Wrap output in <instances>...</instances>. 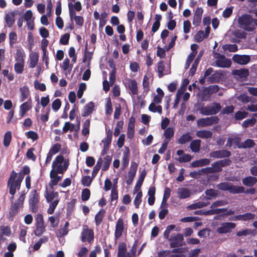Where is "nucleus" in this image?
I'll use <instances>...</instances> for the list:
<instances>
[{"label":"nucleus","instance_id":"e2e57ef3","mask_svg":"<svg viewBox=\"0 0 257 257\" xmlns=\"http://www.w3.org/2000/svg\"><path fill=\"white\" fill-rule=\"evenodd\" d=\"M104 213V211L103 209H101L95 215V220L97 225L100 224L102 221Z\"/></svg>","mask_w":257,"mask_h":257},{"label":"nucleus","instance_id":"6e6552de","mask_svg":"<svg viewBox=\"0 0 257 257\" xmlns=\"http://www.w3.org/2000/svg\"><path fill=\"white\" fill-rule=\"evenodd\" d=\"M218 121V118L217 116H211L198 119L197 124L199 127H206L216 124Z\"/></svg>","mask_w":257,"mask_h":257},{"label":"nucleus","instance_id":"58836bf2","mask_svg":"<svg viewBox=\"0 0 257 257\" xmlns=\"http://www.w3.org/2000/svg\"><path fill=\"white\" fill-rule=\"evenodd\" d=\"M156 103L152 102L149 106V110L154 113L158 112L159 114L162 113V107L160 105H156Z\"/></svg>","mask_w":257,"mask_h":257},{"label":"nucleus","instance_id":"a878e982","mask_svg":"<svg viewBox=\"0 0 257 257\" xmlns=\"http://www.w3.org/2000/svg\"><path fill=\"white\" fill-rule=\"evenodd\" d=\"M20 101L23 102L28 98L30 95V91L29 88L26 86H24L20 88Z\"/></svg>","mask_w":257,"mask_h":257},{"label":"nucleus","instance_id":"4c0bfd02","mask_svg":"<svg viewBox=\"0 0 257 257\" xmlns=\"http://www.w3.org/2000/svg\"><path fill=\"white\" fill-rule=\"evenodd\" d=\"M201 141L195 140L191 142L190 148L191 151L194 153H197L200 151Z\"/></svg>","mask_w":257,"mask_h":257},{"label":"nucleus","instance_id":"dca6fc26","mask_svg":"<svg viewBox=\"0 0 257 257\" xmlns=\"http://www.w3.org/2000/svg\"><path fill=\"white\" fill-rule=\"evenodd\" d=\"M232 60L234 62L239 64L245 65L250 61V57L248 55H234L232 57Z\"/></svg>","mask_w":257,"mask_h":257},{"label":"nucleus","instance_id":"4d7b16f0","mask_svg":"<svg viewBox=\"0 0 257 257\" xmlns=\"http://www.w3.org/2000/svg\"><path fill=\"white\" fill-rule=\"evenodd\" d=\"M9 41L10 45L11 47H13V45L16 44L17 42V35L14 32H11L9 34Z\"/></svg>","mask_w":257,"mask_h":257},{"label":"nucleus","instance_id":"f3484780","mask_svg":"<svg viewBox=\"0 0 257 257\" xmlns=\"http://www.w3.org/2000/svg\"><path fill=\"white\" fill-rule=\"evenodd\" d=\"M32 106V101L30 98L28 101L23 103L20 106V116L21 117L24 116L26 112L31 109Z\"/></svg>","mask_w":257,"mask_h":257},{"label":"nucleus","instance_id":"20e7f679","mask_svg":"<svg viewBox=\"0 0 257 257\" xmlns=\"http://www.w3.org/2000/svg\"><path fill=\"white\" fill-rule=\"evenodd\" d=\"M253 21V19L251 16L247 14L240 16L238 19L240 27L248 32L253 31L254 30V26L251 25Z\"/></svg>","mask_w":257,"mask_h":257},{"label":"nucleus","instance_id":"79ce46f5","mask_svg":"<svg viewBox=\"0 0 257 257\" xmlns=\"http://www.w3.org/2000/svg\"><path fill=\"white\" fill-rule=\"evenodd\" d=\"M58 194L57 192H53L51 191H46L45 197L48 202H51L56 199H58Z\"/></svg>","mask_w":257,"mask_h":257},{"label":"nucleus","instance_id":"4468645a","mask_svg":"<svg viewBox=\"0 0 257 257\" xmlns=\"http://www.w3.org/2000/svg\"><path fill=\"white\" fill-rule=\"evenodd\" d=\"M183 239V236L180 233L172 234L169 239L170 240L172 241L170 243L171 247H174L181 245V242Z\"/></svg>","mask_w":257,"mask_h":257},{"label":"nucleus","instance_id":"423d86ee","mask_svg":"<svg viewBox=\"0 0 257 257\" xmlns=\"http://www.w3.org/2000/svg\"><path fill=\"white\" fill-rule=\"evenodd\" d=\"M221 109L220 105L217 103L202 107L200 109V113L204 115H210L216 114Z\"/></svg>","mask_w":257,"mask_h":257},{"label":"nucleus","instance_id":"13d9d810","mask_svg":"<svg viewBox=\"0 0 257 257\" xmlns=\"http://www.w3.org/2000/svg\"><path fill=\"white\" fill-rule=\"evenodd\" d=\"M102 162V159H99L98 160L96 165L95 166V167L93 168V171L92 173V178L95 177L96 176V175H97L98 171L99 170V169L101 167Z\"/></svg>","mask_w":257,"mask_h":257},{"label":"nucleus","instance_id":"e433bc0d","mask_svg":"<svg viewBox=\"0 0 257 257\" xmlns=\"http://www.w3.org/2000/svg\"><path fill=\"white\" fill-rule=\"evenodd\" d=\"M15 12H11L7 14L5 17V21L9 27H11L15 22Z\"/></svg>","mask_w":257,"mask_h":257},{"label":"nucleus","instance_id":"1a4fd4ad","mask_svg":"<svg viewBox=\"0 0 257 257\" xmlns=\"http://www.w3.org/2000/svg\"><path fill=\"white\" fill-rule=\"evenodd\" d=\"M93 230L89 229L87 226H83L81 232L82 241L90 242L93 239Z\"/></svg>","mask_w":257,"mask_h":257},{"label":"nucleus","instance_id":"338daca9","mask_svg":"<svg viewBox=\"0 0 257 257\" xmlns=\"http://www.w3.org/2000/svg\"><path fill=\"white\" fill-rule=\"evenodd\" d=\"M34 85L35 89H39L42 91H45L46 89L45 84L39 82L38 80H35Z\"/></svg>","mask_w":257,"mask_h":257},{"label":"nucleus","instance_id":"f03ea898","mask_svg":"<svg viewBox=\"0 0 257 257\" xmlns=\"http://www.w3.org/2000/svg\"><path fill=\"white\" fill-rule=\"evenodd\" d=\"M69 165L68 161L65 160L62 155L56 157L52 164V170L57 171L59 174H63Z\"/></svg>","mask_w":257,"mask_h":257},{"label":"nucleus","instance_id":"c85d7f7f","mask_svg":"<svg viewBox=\"0 0 257 257\" xmlns=\"http://www.w3.org/2000/svg\"><path fill=\"white\" fill-rule=\"evenodd\" d=\"M127 85L133 94L136 95L138 94V85L136 81L129 79L127 82Z\"/></svg>","mask_w":257,"mask_h":257},{"label":"nucleus","instance_id":"3c124183","mask_svg":"<svg viewBox=\"0 0 257 257\" xmlns=\"http://www.w3.org/2000/svg\"><path fill=\"white\" fill-rule=\"evenodd\" d=\"M12 140V133L9 131L5 133L4 137V145L7 147L10 145Z\"/></svg>","mask_w":257,"mask_h":257},{"label":"nucleus","instance_id":"393cba45","mask_svg":"<svg viewBox=\"0 0 257 257\" xmlns=\"http://www.w3.org/2000/svg\"><path fill=\"white\" fill-rule=\"evenodd\" d=\"M223 166L222 161L216 162L212 165V168H208L202 169V171H205L206 172H219L221 170V167Z\"/></svg>","mask_w":257,"mask_h":257},{"label":"nucleus","instance_id":"f8f14e48","mask_svg":"<svg viewBox=\"0 0 257 257\" xmlns=\"http://www.w3.org/2000/svg\"><path fill=\"white\" fill-rule=\"evenodd\" d=\"M24 19L26 22L28 29L33 30L34 28L35 18L33 17L32 11L30 10L26 11L24 15Z\"/></svg>","mask_w":257,"mask_h":257},{"label":"nucleus","instance_id":"cd10ccee","mask_svg":"<svg viewBox=\"0 0 257 257\" xmlns=\"http://www.w3.org/2000/svg\"><path fill=\"white\" fill-rule=\"evenodd\" d=\"M94 107V104L92 102H90L86 104L83 108L82 116H86L89 115L93 111Z\"/></svg>","mask_w":257,"mask_h":257},{"label":"nucleus","instance_id":"6e6d98bb","mask_svg":"<svg viewBox=\"0 0 257 257\" xmlns=\"http://www.w3.org/2000/svg\"><path fill=\"white\" fill-rule=\"evenodd\" d=\"M137 195L134 199V204L136 208H138L140 203L142 202V192L141 191H138L137 192Z\"/></svg>","mask_w":257,"mask_h":257},{"label":"nucleus","instance_id":"bb28decb","mask_svg":"<svg viewBox=\"0 0 257 257\" xmlns=\"http://www.w3.org/2000/svg\"><path fill=\"white\" fill-rule=\"evenodd\" d=\"M135 119L133 117L130 118L127 128V137L132 139L134 137Z\"/></svg>","mask_w":257,"mask_h":257},{"label":"nucleus","instance_id":"aec40b11","mask_svg":"<svg viewBox=\"0 0 257 257\" xmlns=\"http://www.w3.org/2000/svg\"><path fill=\"white\" fill-rule=\"evenodd\" d=\"M117 257H131V253L126 251V244L120 242L118 247Z\"/></svg>","mask_w":257,"mask_h":257},{"label":"nucleus","instance_id":"603ef678","mask_svg":"<svg viewBox=\"0 0 257 257\" xmlns=\"http://www.w3.org/2000/svg\"><path fill=\"white\" fill-rule=\"evenodd\" d=\"M90 121L89 119L86 120L83 124V129L82 131V135L87 136L89 133V126Z\"/></svg>","mask_w":257,"mask_h":257},{"label":"nucleus","instance_id":"2f4dec72","mask_svg":"<svg viewBox=\"0 0 257 257\" xmlns=\"http://www.w3.org/2000/svg\"><path fill=\"white\" fill-rule=\"evenodd\" d=\"M257 182V179L254 177L249 176L242 179V183L246 186H252Z\"/></svg>","mask_w":257,"mask_h":257},{"label":"nucleus","instance_id":"680f3d73","mask_svg":"<svg viewBox=\"0 0 257 257\" xmlns=\"http://www.w3.org/2000/svg\"><path fill=\"white\" fill-rule=\"evenodd\" d=\"M0 232H1V235H2V236L5 235V236H9L11 234V229L8 226H1L0 227Z\"/></svg>","mask_w":257,"mask_h":257},{"label":"nucleus","instance_id":"c756f323","mask_svg":"<svg viewBox=\"0 0 257 257\" xmlns=\"http://www.w3.org/2000/svg\"><path fill=\"white\" fill-rule=\"evenodd\" d=\"M146 176V172L144 171L142 172L140 175L139 178L137 181V184L134 188V193H137L138 191H141V187L143 184V181Z\"/></svg>","mask_w":257,"mask_h":257},{"label":"nucleus","instance_id":"5fc2aeb1","mask_svg":"<svg viewBox=\"0 0 257 257\" xmlns=\"http://www.w3.org/2000/svg\"><path fill=\"white\" fill-rule=\"evenodd\" d=\"M58 202H59V199H56L54 200V201H53L50 204L49 207L47 210L48 213H49V214H51L54 212L55 209L56 207Z\"/></svg>","mask_w":257,"mask_h":257},{"label":"nucleus","instance_id":"de8ad7c7","mask_svg":"<svg viewBox=\"0 0 257 257\" xmlns=\"http://www.w3.org/2000/svg\"><path fill=\"white\" fill-rule=\"evenodd\" d=\"M61 67L64 71H68L69 72L71 70L72 68V66L70 64V61L68 58H65L63 60Z\"/></svg>","mask_w":257,"mask_h":257},{"label":"nucleus","instance_id":"052dcab7","mask_svg":"<svg viewBox=\"0 0 257 257\" xmlns=\"http://www.w3.org/2000/svg\"><path fill=\"white\" fill-rule=\"evenodd\" d=\"M184 92V88H179L178 89L177 93L176 94V98L175 103H174V107H176V106H178V105L179 103V101H180V98L181 97L182 95L183 94V93Z\"/></svg>","mask_w":257,"mask_h":257},{"label":"nucleus","instance_id":"0e129e2a","mask_svg":"<svg viewBox=\"0 0 257 257\" xmlns=\"http://www.w3.org/2000/svg\"><path fill=\"white\" fill-rule=\"evenodd\" d=\"M224 50H228L230 52H235L237 50V46L235 44H226L222 47Z\"/></svg>","mask_w":257,"mask_h":257},{"label":"nucleus","instance_id":"7c9ffc66","mask_svg":"<svg viewBox=\"0 0 257 257\" xmlns=\"http://www.w3.org/2000/svg\"><path fill=\"white\" fill-rule=\"evenodd\" d=\"M210 163V160L208 159H201L191 163V166L193 167H199L203 166L208 165Z\"/></svg>","mask_w":257,"mask_h":257},{"label":"nucleus","instance_id":"774afa93","mask_svg":"<svg viewBox=\"0 0 257 257\" xmlns=\"http://www.w3.org/2000/svg\"><path fill=\"white\" fill-rule=\"evenodd\" d=\"M93 178L88 176H84L82 179V184L85 186L88 187L90 185Z\"/></svg>","mask_w":257,"mask_h":257},{"label":"nucleus","instance_id":"ea45409f","mask_svg":"<svg viewBox=\"0 0 257 257\" xmlns=\"http://www.w3.org/2000/svg\"><path fill=\"white\" fill-rule=\"evenodd\" d=\"M138 168V165L136 163H132L130 170L128 173V178H129L130 179H131V182H132L134 178L136 176V174L137 172Z\"/></svg>","mask_w":257,"mask_h":257},{"label":"nucleus","instance_id":"c03bdc74","mask_svg":"<svg viewBox=\"0 0 257 257\" xmlns=\"http://www.w3.org/2000/svg\"><path fill=\"white\" fill-rule=\"evenodd\" d=\"M170 194V189H169V188H165L162 204L161 205V207L162 208H164L165 207V205H166L167 199L169 198Z\"/></svg>","mask_w":257,"mask_h":257},{"label":"nucleus","instance_id":"a211bd4d","mask_svg":"<svg viewBox=\"0 0 257 257\" xmlns=\"http://www.w3.org/2000/svg\"><path fill=\"white\" fill-rule=\"evenodd\" d=\"M77 124L75 125L73 123H71L68 121L66 122L63 127V131L66 133L68 131L72 132L73 131L77 132L80 128V121L77 119Z\"/></svg>","mask_w":257,"mask_h":257},{"label":"nucleus","instance_id":"9b49d317","mask_svg":"<svg viewBox=\"0 0 257 257\" xmlns=\"http://www.w3.org/2000/svg\"><path fill=\"white\" fill-rule=\"evenodd\" d=\"M236 226V224L232 222L223 223L217 228L216 231L219 234L230 232Z\"/></svg>","mask_w":257,"mask_h":257},{"label":"nucleus","instance_id":"a19ab883","mask_svg":"<svg viewBox=\"0 0 257 257\" xmlns=\"http://www.w3.org/2000/svg\"><path fill=\"white\" fill-rule=\"evenodd\" d=\"M158 72L159 77H162L164 75L170 73L169 70L165 69V66L162 62H159L158 65Z\"/></svg>","mask_w":257,"mask_h":257},{"label":"nucleus","instance_id":"09e8293b","mask_svg":"<svg viewBox=\"0 0 257 257\" xmlns=\"http://www.w3.org/2000/svg\"><path fill=\"white\" fill-rule=\"evenodd\" d=\"M45 227L44 224H36V229L34 234L37 236H40L45 231Z\"/></svg>","mask_w":257,"mask_h":257},{"label":"nucleus","instance_id":"37998d69","mask_svg":"<svg viewBox=\"0 0 257 257\" xmlns=\"http://www.w3.org/2000/svg\"><path fill=\"white\" fill-rule=\"evenodd\" d=\"M130 160V152L128 149L126 150L123 153L122 159V165L123 168H125L128 164Z\"/></svg>","mask_w":257,"mask_h":257},{"label":"nucleus","instance_id":"5701e85b","mask_svg":"<svg viewBox=\"0 0 257 257\" xmlns=\"http://www.w3.org/2000/svg\"><path fill=\"white\" fill-rule=\"evenodd\" d=\"M58 174L59 173L57 171L52 170H51L50 173V177L51 178L50 185L51 187L56 185L61 180V177L58 176Z\"/></svg>","mask_w":257,"mask_h":257},{"label":"nucleus","instance_id":"473e14b6","mask_svg":"<svg viewBox=\"0 0 257 257\" xmlns=\"http://www.w3.org/2000/svg\"><path fill=\"white\" fill-rule=\"evenodd\" d=\"M232 74L237 76L239 78H243L248 76V71L245 69L234 70L232 71Z\"/></svg>","mask_w":257,"mask_h":257},{"label":"nucleus","instance_id":"4be33fe9","mask_svg":"<svg viewBox=\"0 0 257 257\" xmlns=\"http://www.w3.org/2000/svg\"><path fill=\"white\" fill-rule=\"evenodd\" d=\"M152 80V76L151 74L148 73L144 76L143 82L144 94H147L149 91V84Z\"/></svg>","mask_w":257,"mask_h":257},{"label":"nucleus","instance_id":"bf43d9fd","mask_svg":"<svg viewBox=\"0 0 257 257\" xmlns=\"http://www.w3.org/2000/svg\"><path fill=\"white\" fill-rule=\"evenodd\" d=\"M25 135L28 139H31L33 141L37 140L38 138L37 133L32 131L25 133Z\"/></svg>","mask_w":257,"mask_h":257},{"label":"nucleus","instance_id":"39448f33","mask_svg":"<svg viewBox=\"0 0 257 257\" xmlns=\"http://www.w3.org/2000/svg\"><path fill=\"white\" fill-rule=\"evenodd\" d=\"M218 188L222 190H227L232 193H240L244 191L242 186H234L229 183H222L218 185Z\"/></svg>","mask_w":257,"mask_h":257},{"label":"nucleus","instance_id":"2eb2a0df","mask_svg":"<svg viewBox=\"0 0 257 257\" xmlns=\"http://www.w3.org/2000/svg\"><path fill=\"white\" fill-rule=\"evenodd\" d=\"M123 229L124 227L123 219L121 218H119L117 220L115 225L114 237L116 240L118 239L121 236Z\"/></svg>","mask_w":257,"mask_h":257},{"label":"nucleus","instance_id":"ddd939ff","mask_svg":"<svg viewBox=\"0 0 257 257\" xmlns=\"http://www.w3.org/2000/svg\"><path fill=\"white\" fill-rule=\"evenodd\" d=\"M24 199L25 194H22L18 199L12 205L11 213L15 215L18 211L19 209L23 206Z\"/></svg>","mask_w":257,"mask_h":257},{"label":"nucleus","instance_id":"49530a36","mask_svg":"<svg viewBox=\"0 0 257 257\" xmlns=\"http://www.w3.org/2000/svg\"><path fill=\"white\" fill-rule=\"evenodd\" d=\"M192 139L189 133L183 135L178 140V143L180 144H184L187 142H189Z\"/></svg>","mask_w":257,"mask_h":257},{"label":"nucleus","instance_id":"412c9836","mask_svg":"<svg viewBox=\"0 0 257 257\" xmlns=\"http://www.w3.org/2000/svg\"><path fill=\"white\" fill-rule=\"evenodd\" d=\"M39 54L36 52H31L29 54V67L35 68L38 64Z\"/></svg>","mask_w":257,"mask_h":257},{"label":"nucleus","instance_id":"a18cd8bd","mask_svg":"<svg viewBox=\"0 0 257 257\" xmlns=\"http://www.w3.org/2000/svg\"><path fill=\"white\" fill-rule=\"evenodd\" d=\"M185 250L184 248L173 249L172 252L174 253L170 255L169 257H185V255L184 254Z\"/></svg>","mask_w":257,"mask_h":257},{"label":"nucleus","instance_id":"864d4df0","mask_svg":"<svg viewBox=\"0 0 257 257\" xmlns=\"http://www.w3.org/2000/svg\"><path fill=\"white\" fill-rule=\"evenodd\" d=\"M207 38L205 35L204 32L203 31H199L194 37L195 41L197 42H200L203 40L204 39Z\"/></svg>","mask_w":257,"mask_h":257},{"label":"nucleus","instance_id":"72a5a7b5","mask_svg":"<svg viewBox=\"0 0 257 257\" xmlns=\"http://www.w3.org/2000/svg\"><path fill=\"white\" fill-rule=\"evenodd\" d=\"M211 132L207 130L198 131L196 132V136L201 139H207L212 137Z\"/></svg>","mask_w":257,"mask_h":257},{"label":"nucleus","instance_id":"9d476101","mask_svg":"<svg viewBox=\"0 0 257 257\" xmlns=\"http://www.w3.org/2000/svg\"><path fill=\"white\" fill-rule=\"evenodd\" d=\"M29 204L31 210L33 212L37 210V203L38 202V194L36 190L32 191L29 197Z\"/></svg>","mask_w":257,"mask_h":257},{"label":"nucleus","instance_id":"b1692460","mask_svg":"<svg viewBox=\"0 0 257 257\" xmlns=\"http://www.w3.org/2000/svg\"><path fill=\"white\" fill-rule=\"evenodd\" d=\"M177 194L180 199H185L191 196V191L187 188H179L177 190Z\"/></svg>","mask_w":257,"mask_h":257},{"label":"nucleus","instance_id":"f257e3e1","mask_svg":"<svg viewBox=\"0 0 257 257\" xmlns=\"http://www.w3.org/2000/svg\"><path fill=\"white\" fill-rule=\"evenodd\" d=\"M23 178V175L21 173L17 174L14 171L11 173V176L8 181L10 193L11 195H14L15 194L17 189H19Z\"/></svg>","mask_w":257,"mask_h":257},{"label":"nucleus","instance_id":"f704fd0d","mask_svg":"<svg viewBox=\"0 0 257 257\" xmlns=\"http://www.w3.org/2000/svg\"><path fill=\"white\" fill-rule=\"evenodd\" d=\"M230 155L229 152L227 151H218L211 153L210 156L212 157L222 158L227 157Z\"/></svg>","mask_w":257,"mask_h":257},{"label":"nucleus","instance_id":"0eeeda50","mask_svg":"<svg viewBox=\"0 0 257 257\" xmlns=\"http://www.w3.org/2000/svg\"><path fill=\"white\" fill-rule=\"evenodd\" d=\"M214 57L216 59L215 63L217 66L222 68H228L230 66L231 60L226 58L223 55L215 53H214Z\"/></svg>","mask_w":257,"mask_h":257},{"label":"nucleus","instance_id":"c9c22d12","mask_svg":"<svg viewBox=\"0 0 257 257\" xmlns=\"http://www.w3.org/2000/svg\"><path fill=\"white\" fill-rule=\"evenodd\" d=\"M157 94L155 95L153 98V101L156 103H160L164 95L163 91L160 88H158L156 90Z\"/></svg>","mask_w":257,"mask_h":257},{"label":"nucleus","instance_id":"69168bd1","mask_svg":"<svg viewBox=\"0 0 257 257\" xmlns=\"http://www.w3.org/2000/svg\"><path fill=\"white\" fill-rule=\"evenodd\" d=\"M174 129L172 127H168L164 133V136L166 139H170L174 136Z\"/></svg>","mask_w":257,"mask_h":257},{"label":"nucleus","instance_id":"6ab92c4d","mask_svg":"<svg viewBox=\"0 0 257 257\" xmlns=\"http://www.w3.org/2000/svg\"><path fill=\"white\" fill-rule=\"evenodd\" d=\"M203 10L201 8H197L193 16V25L195 26H198L200 22L202 19V16L203 14Z\"/></svg>","mask_w":257,"mask_h":257},{"label":"nucleus","instance_id":"8fccbe9b","mask_svg":"<svg viewBox=\"0 0 257 257\" xmlns=\"http://www.w3.org/2000/svg\"><path fill=\"white\" fill-rule=\"evenodd\" d=\"M28 227L25 226H21L20 227V232L19 237L21 240L24 242H26L25 236L27 234Z\"/></svg>","mask_w":257,"mask_h":257},{"label":"nucleus","instance_id":"7ed1b4c3","mask_svg":"<svg viewBox=\"0 0 257 257\" xmlns=\"http://www.w3.org/2000/svg\"><path fill=\"white\" fill-rule=\"evenodd\" d=\"M25 54L23 51L18 49L17 50L15 59L16 63L14 65V70L16 73L22 74L24 70Z\"/></svg>","mask_w":257,"mask_h":257}]
</instances>
